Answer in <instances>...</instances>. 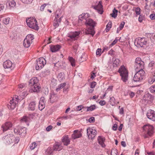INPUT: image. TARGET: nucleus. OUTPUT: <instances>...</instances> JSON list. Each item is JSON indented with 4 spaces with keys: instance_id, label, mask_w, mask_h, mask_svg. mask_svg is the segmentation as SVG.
Returning <instances> with one entry per match:
<instances>
[{
    "instance_id": "nucleus-1",
    "label": "nucleus",
    "mask_w": 155,
    "mask_h": 155,
    "mask_svg": "<svg viewBox=\"0 0 155 155\" xmlns=\"http://www.w3.org/2000/svg\"><path fill=\"white\" fill-rule=\"evenodd\" d=\"M38 80L36 77L31 79L29 82V85L32 91L34 92H38L41 88L39 86Z\"/></svg>"
},
{
    "instance_id": "nucleus-2",
    "label": "nucleus",
    "mask_w": 155,
    "mask_h": 155,
    "mask_svg": "<svg viewBox=\"0 0 155 155\" xmlns=\"http://www.w3.org/2000/svg\"><path fill=\"white\" fill-rule=\"evenodd\" d=\"M136 73L135 74L132 79V81L137 82L141 81L144 78L145 72L143 70H137Z\"/></svg>"
},
{
    "instance_id": "nucleus-3",
    "label": "nucleus",
    "mask_w": 155,
    "mask_h": 155,
    "mask_svg": "<svg viewBox=\"0 0 155 155\" xmlns=\"http://www.w3.org/2000/svg\"><path fill=\"white\" fill-rule=\"evenodd\" d=\"M143 128L145 131V133L147 134L144 135V138H145L148 137L147 135L151 136L154 133L153 127L152 125L149 124H146L143 126Z\"/></svg>"
},
{
    "instance_id": "nucleus-4",
    "label": "nucleus",
    "mask_w": 155,
    "mask_h": 155,
    "mask_svg": "<svg viewBox=\"0 0 155 155\" xmlns=\"http://www.w3.org/2000/svg\"><path fill=\"white\" fill-rule=\"evenodd\" d=\"M118 72L120 74L122 81L126 82L128 79V72L126 68L124 66H122L119 68Z\"/></svg>"
},
{
    "instance_id": "nucleus-5",
    "label": "nucleus",
    "mask_w": 155,
    "mask_h": 155,
    "mask_svg": "<svg viewBox=\"0 0 155 155\" xmlns=\"http://www.w3.org/2000/svg\"><path fill=\"white\" fill-rule=\"evenodd\" d=\"M26 22L30 28L35 30L38 29V25L37 21L35 18H29L26 19Z\"/></svg>"
},
{
    "instance_id": "nucleus-6",
    "label": "nucleus",
    "mask_w": 155,
    "mask_h": 155,
    "mask_svg": "<svg viewBox=\"0 0 155 155\" xmlns=\"http://www.w3.org/2000/svg\"><path fill=\"white\" fill-rule=\"evenodd\" d=\"M45 59L43 57L40 58L36 61V69L37 70H41L46 64Z\"/></svg>"
},
{
    "instance_id": "nucleus-7",
    "label": "nucleus",
    "mask_w": 155,
    "mask_h": 155,
    "mask_svg": "<svg viewBox=\"0 0 155 155\" xmlns=\"http://www.w3.org/2000/svg\"><path fill=\"white\" fill-rule=\"evenodd\" d=\"M144 66V63L140 58H137L136 59L134 68L136 71L137 70H143Z\"/></svg>"
},
{
    "instance_id": "nucleus-8",
    "label": "nucleus",
    "mask_w": 155,
    "mask_h": 155,
    "mask_svg": "<svg viewBox=\"0 0 155 155\" xmlns=\"http://www.w3.org/2000/svg\"><path fill=\"white\" fill-rule=\"evenodd\" d=\"M34 39V36L32 34H28L26 37L23 41V45L25 48H28Z\"/></svg>"
},
{
    "instance_id": "nucleus-9",
    "label": "nucleus",
    "mask_w": 155,
    "mask_h": 155,
    "mask_svg": "<svg viewBox=\"0 0 155 155\" xmlns=\"http://www.w3.org/2000/svg\"><path fill=\"white\" fill-rule=\"evenodd\" d=\"M147 43L145 38H138L135 40L134 44L138 48L142 47L144 45H145Z\"/></svg>"
},
{
    "instance_id": "nucleus-10",
    "label": "nucleus",
    "mask_w": 155,
    "mask_h": 155,
    "mask_svg": "<svg viewBox=\"0 0 155 155\" xmlns=\"http://www.w3.org/2000/svg\"><path fill=\"white\" fill-rule=\"evenodd\" d=\"M4 139L6 142V144L9 145L14 143L15 136L12 134H8L4 137Z\"/></svg>"
},
{
    "instance_id": "nucleus-11",
    "label": "nucleus",
    "mask_w": 155,
    "mask_h": 155,
    "mask_svg": "<svg viewBox=\"0 0 155 155\" xmlns=\"http://www.w3.org/2000/svg\"><path fill=\"white\" fill-rule=\"evenodd\" d=\"M87 134L89 139H93L96 135L97 132L94 129L87 128Z\"/></svg>"
},
{
    "instance_id": "nucleus-12",
    "label": "nucleus",
    "mask_w": 155,
    "mask_h": 155,
    "mask_svg": "<svg viewBox=\"0 0 155 155\" xmlns=\"http://www.w3.org/2000/svg\"><path fill=\"white\" fill-rule=\"evenodd\" d=\"M80 34L79 31H75L74 32H71L68 34V37L70 38L68 39V40L72 41L76 40V38H77Z\"/></svg>"
},
{
    "instance_id": "nucleus-13",
    "label": "nucleus",
    "mask_w": 155,
    "mask_h": 155,
    "mask_svg": "<svg viewBox=\"0 0 155 155\" xmlns=\"http://www.w3.org/2000/svg\"><path fill=\"white\" fill-rule=\"evenodd\" d=\"M147 117L150 120L155 121V111L152 110H149L147 114Z\"/></svg>"
},
{
    "instance_id": "nucleus-14",
    "label": "nucleus",
    "mask_w": 155,
    "mask_h": 155,
    "mask_svg": "<svg viewBox=\"0 0 155 155\" xmlns=\"http://www.w3.org/2000/svg\"><path fill=\"white\" fill-rule=\"evenodd\" d=\"M18 103V101L15 100V99H12L11 100L9 104L8 105V108L10 110L14 109L16 107L17 104Z\"/></svg>"
},
{
    "instance_id": "nucleus-15",
    "label": "nucleus",
    "mask_w": 155,
    "mask_h": 155,
    "mask_svg": "<svg viewBox=\"0 0 155 155\" xmlns=\"http://www.w3.org/2000/svg\"><path fill=\"white\" fill-rule=\"evenodd\" d=\"M85 24L86 26L89 25L92 28H94V26L96 24V23L91 18H88L86 20V21L85 22Z\"/></svg>"
},
{
    "instance_id": "nucleus-16",
    "label": "nucleus",
    "mask_w": 155,
    "mask_h": 155,
    "mask_svg": "<svg viewBox=\"0 0 155 155\" xmlns=\"http://www.w3.org/2000/svg\"><path fill=\"white\" fill-rule=\"evenodd\" d=\"M3 66L5 68H12L13 69L14 67V65L9 60H7L5 61L3 63Z\"/></svg>"
},
{
    "instance_id": "nucleus-17",
    "label": "nucleus",
    "mask_w": 155,
    "mask_h": 155,
    "mask_svg": "<svg viewBox=\"0 0 155 155\" xmlns=\"http://www.w3.org/2000/svg\"><path fill=\"white\" fill-rule=\"evenodd\" d=\"M12 126V124L10 122H7L2 126L3 132H5Z\"/></svg>"
},
{
    "instance_id": "nucleus-18",
    "label": "nucleus",
    "mask_w": 155,
    "mask_h": 155,
    "mask_svg": "<svg viewBox=\"0 0 155 155\" xmlns=\"http://www.w3.org/2000/svg\"><path fill=\"white\" fill-rule=\"evenodd\" d=\"M45 98L43 97H42L40 98L38 105V108L40 110H42L45 107Z\"/></svg>"
},
{
    "instance_id": "nucleus-19",
    "label": "nucleus",
    "mask_w": 155,
    "mask_h": 155,
    "mask_svg": "<svg viewBox=\"0 0 155 155\" xmlns=\"http://www.w3.org/2000/svg\"><path fill=\"white\" fill-rule=\"evenodd\" d=\"M81 133L78 132V130H76L74 131V133L72 135L71 137L72 139L74 140L81 137Z\"/></svg>"
},
{
    "instance_id": "nucleus-20",
    "label": "nucleus",
    "mask_w": 155,
    "mask_h": 155,
    "mask_svg": "<svg viewBox=\"0 0 155 155\" xmlns=\"http://www.w3.org/2000/svg\"><path fill=\"white\" fill-rule=\"evenodd\" d=\"M61 48L60 45H52L50 46V50L52 52H55L58 51Z\"/></svg>"
},
{
    "instance_id": "nucleus-21",
    "label": "nucleus",
    "mask_w": 155,
    "mask_h": 155,
    "mask_svg": "<svg viewBox=\"0 0 155 155\" xmlns=\"http://www.w3.org/2000/svg\"><path fill=\"white\" fill-rule=\"evenodd\" d=\"M85 33L86 34H90L92 36H93L95 34V32L94 30V28H89L85 30Z\"/></svg>"
},
{
    "instance_id": "nucleus-22",
    "label": "nucleus",
    "mask_w": 155,
    "mask_h": 155,
    "mask_svg": "<svg viewBox=\"0 0 155 155\" xmlns=\"http://www.w3.org/2000/svg\"><path fill=\"white\" fill-rule=\"evenodd\" d=\"M62 142L64 145L67 146L69 144L70 140L68 138V136H66L64 137L62 139Z\"/></svg>"
},
{
    "instance_id": "nucleus-23",
    "label": "nucleus",
    "mask_w": 155,
    "mask_h": 155,
    "mask_svg": "<svg viewBox=\"0 0 155 155\" xmlns=\"http://www.w3.org/2000/svg\"><path fill=\"white\" fill-rule=\"evenodd\" d=\"M54 151H60L63 148V147L60 144L56 143L53 148Z\"/></svg>"
},
{
    "instance_id": "nucleus-24",
    "label": "nucleus",
    "mask_w": 155,
    "mask_h": 155,
    "mask_svg": "<svg viewBox=\"0 0 155 155\" xmlns=\"http://www.w3.org/2000/svg\"><path fill=\"white\" fill-rule=\"evenodd\" d=\"M153 99L152 95L149 93L145 94L143 96V100L145 101H150Z\"/></svg>"
},
{
    "instance_id": "nucleus-25",
    "label": "nucleus",
    "mask_w": 155,
    "mask_h": 155,
    "mask_svg": "<svg viewBox=\"0 0 155 155\" xmlns=\"http://www.w3.org/2000/svg\"><path fill=\"white\" fill-rule=\"evenodd\" d=\"M97 140L100 144L102 147H104L105 145L104 144V142L105 140V138L100 136L98 137Z\"/></svg>"
},
{
    "instance_id": "nucleus-26",
    "label": "nucleus",
    "mask_w": 155,
    "mask_h": 155,
    "mask_svg": "<svg viewBox=\"0 0 155 155\" xmlns=\"http://www.w3.org/2000/svg\"><path fill=\"white\" fill-rule=\"evenodd\" d=\"M16 3L13 0H8L6 2L7 6L11 7H13L16 5Z\"/></svg>"
},
{
    "instance_id": "nucleus-27",
    "label": "nucleus",
    "mask_w": 155,
    "mask_h": 155,
    "mask_svg": "<svg viewBox=\"0 0 155 155\" xmlns=\"http://www.w3.org/2000/svg\"><path fill=\"white\" fill-rule=\"evenodd\" d=\"M26 128L25 127L21 128L19 129V134L23 137L25 136L26 133Z\"/></svg>"
},
{
    "instance_id": "nucleus-28",
    "label": "nucleus",
    "mask_w": 155,
    "mask_h": 155,
    "mask_svg": "<svg viewBox=\"0 0 155 155\" xmlns=\"http://www.w3.org/2000/svg\"><path fill=\"white\" fill-rule=\"evenodd\" d=\"M102 5L101 3L100 2L98 4L95 6H92V7L95 9L97 10L99 12H100L102 9Z\"/></svg>"
},
{
    "instance_id": "nucleus-29",
    "label": "nucleus",
    "mask_w": 155,
    "mask_h": 155,
    "mask_svg": "<svg viewBox=\"0 0 155 155\" xmlns=\"http://www.w3.org/2000/svg\"><path fill=\"white\" fill-rule=\"evenodd\" d=\"M50 102L51 103H53L57 100L56 95L54 93H51L50 94Z\"/></svg>"
},
{
    "instance_id": "nucleus-30",
    "label": "nucleus",
    "mask_w": 155,
    "mask_h": 155,
    "mask_svg": "<svg viewBox=\"0 0 155 155\" xmlns=\"http://www.w3.org/2000/svg\"><path fill=\"white\" fill-rule=\"evenodd\" d=\"M54 150L53 148L48 147L46 151V155H53Z\"/></svg>"
},
{
    "instance_id": "nucleus-31",
    "label": "nucleus",
    "mask_w": 155,
    "mask_h": 155,
    "mask_svg": "<svg viewBox=\"0 0 155 155\" xmlns=\"http://www.w3.org/2000/svg\"><path fill=\"white\" fill-rule=\"evenodd\" d=\"M35 102H31L29 105V110H35Z\"/></svg>"
},
{
    "instance_id": "nucleus-32",
    "label": "nucleus",
    "mask_w": 155,
    "mask_h": 155,
    "mask_svg": "<svg viewBox=\"0 0 155 155\" xmlns=\"http://www.w3.org/2000/svg\"><path fill=\"white\" fill-rule=\"evenodd\" d=\"M68 60L71 63V65L73 67H74L75 65V60L72 57H69Z\"/></svg>"
},
{
    "instance_id": "nucleus-33",
    "label": "nucleus",
    "mask_w": 155,
    "mask_h": 155,
    "mask_svg": "<svg viewBox=\"0 0 155 155\" xmlns=\"http://www.w3.org/2000/svg\"><path fill=\"white\" fill-rule=\"evenodd\" d=\"M117 10L114 8L113 10V13L110 14L112 17L115 18L117 15Z\"/></svg>"
},
{
    "instance_id": "nucleus-34",
    "label": "nucleus",
    "mask_w": 155,
    "mask_h": 155,
    "mask_svg": "<svg viewBox=\"0 0 155 155\" xmlns=\"http://www.w3.org/2000/svg\"><path fill=\"white\" fill-rule=\"evenodd\" d=\"M58 78L59 81H62L64 78V74L63 73L61 72L58 75Z\"/></svg>"
},
{
    "instance_id": "nucleus-35",
    "label": "nucleus",
    "mask_w": 155,
    "mask_h": 155,
    "mask_svg": "<svg viewBox=\"0 0 155 155\" xmlns=\"http://www.w3.org/2000/svg\"><path fill=\"white\" fill-rule=\"evenodd\" d=\"M66 85V83H63L61 84H59L58 86V87L56 88V90L57 91H60L61 88H63Z\"/></svg>"
},
{
    "instance_id": "nucleus-36",
    "label": "nucleus",
    "mask_w": 155,
    "mask_h": 155,
    "mask_svg": "<svg viewBox=\"0 0 155 155\" xmlns=\"http://www.w3.org/2000/svg\"><path fill=\"white\" fill-rule=\"evenodd\" d=\"M87 111H91L94 110L96 108V106L94 105H91L90 107H87Z\"/></svg>"
},
{
    "instance_id": "nucleus-37",
    "label": "nucleus",
    "mask_w": 155,
    "mask_h": 155,
    "mask_svg": "<svg viewBox=\"0 0 155 155\" xmlns=\"http://www.w3.org/2000/svg\"><path fill=\"white\" fill-rule=\"evenodd\" d=\"M120 62V60L119 59H115L113 62L114 67H117L119 65Z\"/></svg>"
},
{
    "instance_id": "nucleus-38",
    "label": "nucleus",
    "mask_w": 155,
    "mask_h": 155,
    "mask_svg": "<svg viewBox=\"0 0 155 155\" xmlns=\"http://www.w3.org/2000/svg\"><path fill=\"white\" fill-rule=\"evenodd\" d=\"M110 104L112 106H114L116 103V101L113 97H110Z\"/></svg>"
},
{
    "instance_id": "nucleus-39",
    "label": "nucleus",
    "mask_w": 155,
    "mask_h": 155,
    "mask_svg": "<svg viewBox=\"0 0 155 155\" xmlns=\"http://www.w3.org/2000/svg\"><path fill=\"white\" fill-rule=\"evenodd\" d=\"M86 14H87V15H88V14L87 13H86V14H83L81 15H80L79 16L78 21H82L83 20V19H85V18H86V16H85V15Z\"/></svg>"
},
{
    "instance_id": "nucleus-40",
    "label": "nucleus",
    "mask_w": 155,
    "mask_h": 155,
    "mask_svg": "<svg viewBox=\"0 0 155 155\" xmlns=\"http://www.w3.org/2000/svg\"><path fill=\"white\" fill-rule=\"evenodd\" d=\"M59 23L58 21V19L56 18H54V21L53 25L55 27L54 28H56L58 27L59 25Z\"/></svg>"
},
{
    "instance_id": "nucleus-41",
    "label": "nucleus",
    "mask_w": 155,
    "mask_h": 155,
    "mask_svg": "<svg viewBox=\"0 0 155 155\" xmlns=\"http://www.w3.org/2000/svg\"><path fill=\"white\" fill-rule=\"evenodd\" d=\"M57 81L54 78H52L51 82L50 83V85L51 86L54 87L56 85Z\"/></svg>"
},
{
    "instance_id": "nucleus-42",
    "label": "nucleus",
    "mask_w": 155,
    "mask_h": 155,
    "mask_svg": "<svg viewBox=\"0 0 155 155\" xmlns=\"http://www.w3.org/2000/svg\"><path fill=\"white\" fill-rule=\"evenodd\" d=\"M111 27V22H109L106 25V31H108Z\"/></svg>"
},
{
    "instance_id": "nucleus-43",
    "label": "nucleus",
    "mask_w": 155,
    "mask_h": 155,
    "mask_svg": "<svg viewBox=\"0 0 155 155\" xmlns=\"http://www.w3.org/2000/svg\"><path fill=\"white\" fill-rule=\"evenodd\" d=\"M10 18H5L3 20V23L5 25H7L8 24Z\"/></svg>"
},
{
    "instance_id": "nucleus-44",
    "label": "nucleus",
    "mask_w": 155,
    "mask_h": 155,
    "mask_svg": "<svg viewBox=\"0 0 155 155\" xmlns=\"http://www.w3.org/2000/svg\"><path fill=\"white\" fill-rule=\"evenodd\" d=\"M117 151L116 149H112L111 152V155H117Z\"/></svg>"
},
{
    "instance_id": "nucleus-45",
    "label": "nucleus",
    "mask_w": 155,
    "mask_h": 155,
    "mask_svg": "<svg viewBox=\"0 0 155 155\" xmlns=\"http://www.w3.org/2000/svg\"><path fill=\"white\" fill-rule=\"evenodd\" d=\"M37 146V143L35 142H33L30 145V147L31 150H33Z\"/></svg>"
},
{
    "instance_id": "nucleus-46",
    "label": "nucleus",
    "mask_w": 155,
    "mask_h": 155,
    "mask_svg": "<svg viewBox=\"0 0 155 155\" xmlns=\"http://www.w3.org/2000/svg\"><path fill=\"white\" fill-rule=\"evenodd\" d=\"M135 11L137 15H139L140 14V9L139 7H137L135 8Z\"/></svg>"
},
{
    "instance_id": "nucleus-47",
    "label": "nucleus",
    "mask_w": 155,
    "mask_h": 155,
    "mask_svg": "<svg viewBox=\"0 0 155 155\" xmlns=\"http://www.w3.org/2000/svg\"><path fill=\"white\" fill-rule=\"evenodd\" d=\"M23 3L27 4H29L31 3L33 1V0H20Z\"/></svg>"
},
{
    "instance_id": "nucleus-48",
    "label": "nucleus",
    "mask_w": 155,
    "mask_h": 155,
    "mask_svg": "<svg viewBox=\"0 0 155 155\" xmlns=\"http://www.w3.org/2000/svg\"><path fill=\"white\" fill-rule=\"evenodd\" d=\"M150 91L152 93H155V85L152 86L150 88Z\"/></svg>"
},
{
    "instance_id": "nucleus-49",
    "label": "nucleus",
    "mask_w": 155,
    "mask_h": 155,
    "mask_svg": "<svg viewBox=\"0 0 155 155\" xmlns=\"http://www.w3.org/2000/svg\"><path fill=\"white\" fill-rule=\"evenodd\" d=\"M78 46V44H75L73 46V49L75 52H76L77 51Z\"/></svg>"
},
{
    "instance_id": "nucleus-50",
    "label": "nucleus",
    "mask_w": 155,
    "mask_h": 155,
    "mask_svg": "<svg viewBox=\"0 0 155 155\" xmlns=\"http://www.w3.org/2000/svg\"><path fill=\"white\" fill-rule=\"evenodd\" d=\"M101 48H98L96 52V54L100 56L101 54Z\"/></svg>"
},
{
    "instance_id": "nucleus-51",
    "label": "nucleus",
    "mask_w": 155,
    "mask_h": 155,
    "mask_svg": "<svg viewBox=\"0 0 155 155\" xmlns=\"http://www.w3.org/2000/svg\"><path fill=\"white\" fill-rule=\"evenodd\" d=\"M14 143H17L19 141V139L18 137H15V139H14Z\"/></svg>"
},
{
    "instance_id": "nucleus-52",
    "label": "nucleus",
    "mask_w": 155,
    "mask_h": 155,
    "mask_svg": "<svg viewBox=\"0 0 155 155\" xmlns=\"http://www.w3.org/2000/svg\"><path fill=\"white\" fill-rule=\"evenodd\" d=\"M96 83L95 81L92 82L91 84V86L90 87L91 88H94L95 87V85H96Z\"/></svg>"
},
{
    "instance_id": "nucleus-53",
    "label": "nucleus",
    "mask_w": 155,
    "mask_h": 155,
    "mask_svg": "<svg viewBox=\"0 0 155 155\" xmlns=\"http://www.w3.org/2000/svg\"><path fill=\"white\" fill-rule=\"evenodd\" d=\"M88 121L90 123L94 122L95 121L94 117H91L89 119Z\"/></svg>"
},
{
    "instance_id": "nucleus-54",
    "label": "nucleus",
    "mask_w": 155,
    "mask_h": 155,
    "mask_svg": "<svg viewBox=\"0 0 155 155\" xmlns=\"http://www.w3.org/2000/svg\"><path fill=\"white\" fill-rule=\"evenodd\" d=\"M117 39H115L114 41L110 45V47H111L112 46H113L115 44H116L117 43Z\"/></svg>"
},
{
    "instance_id": "nucleus-55",
    "label": "nucleus",
    "mask_w": 155,
    "mask_h": 155,
    "mask_svg": "<svg viewBox=\"0 0 155 155\" xmlns=\"http://www.w3.org/2000/svg\"><path fill=\"white\" fill-rule=\"evenodd\" d=\"M27 117L26 116H24L23 118L21 119V120L22 121L26 122L27 121Z\"/></svg>"
},
{
    "instance_id": "nucleus-56",
    "label": "nucleus",
    "mask_w": 155,
    "mask_h": 155,
    "mask_svg": "<svg viewBox=\"0 0 155 155\" xmlns=\"http://www.w3.org/2000/svg\"><path fill=\"white\" fill-rule=\"evenodd\" d=\"M125 22L124 21L122 22L120 24L119 28L120 29H122L125 24Z\"/></svg>"
},
{
    "instance_id": "nucleus-57",
    "label": "nucleus",
    "mask_w": 155,
    "mask_h": 155,
    "mask_svg": "<svg viewBox=\"0 0 155 155\" xmlns=\"http://www.w3.org/2000/svg\"><path fill=\"white\" fill-rule=\"evenodd\" d=\"M52 127H53L51 125L48 126L47 127L46 130L47 131H49L52 129Z\"/></svg>"
},
{
    "instance_id": "nucleus-58",
    "label": "nucleus",
    "mask_w": 155,
    "mask_h": 155,
    "mask_svg": "<svg viewBox=\"0 0 155 155\" xmlns=\"http://www.w3.org/2000/svg\"><path fill=\"white\" fill-rule=\"evenodd\" d=\"M84 108V107H82V105H80L78 106L76 108V109L77 111H80L81 110L82 108L83 109Z\"/></svg>"
},
{
    "instance_id": "nucleus-59",
    "label": "nucleus",
    "mask_w": 155,
    "mask_h": 155,
    "mask_svg": "<svg viewBox=\"0 0 155 155\" xmlns=\"http://www.w3.org/2000/svg\"><path fill=\"white\" fill-rule=\"evenodd\" d=\"M99 104L101 106L104 105L106 104L105 101L104 100H101L99 102Z\"/></svg>"
},
{
    "instance_id": "nucleus-60",
    "label": "nucleus",
    "mask_w": 155,
    "mask_h": 155,
    "mask_svg": "<svg viewBox=\"0 0 155 155\" xmlns=\"http://www.w3.org/2000/svg\"><path fill=\"white\" fill-rule=\"evenodd\" d=\"M47 4H44L42 5L40 7V10L41 11H43L45 7Z\"/></svg>"
},
{
    "instance_id": "nucleus-61",
    "label": "nucleus",
    "mask_w": 155,
    "mask_h": 155,
    "mask_svg": "<svg viewBox=\"0 0 155 155\" xmlns=\"http://www.w3.org/2000/svg\"><path fill=\"white\" fill-rule=\"evenodd\" d=\"M154 62L152 61L150 62L149 64V67H151L154 66Z\"/></svg>"
},
{
    "instance_id": "nucleus-62",
    "label": "nucleus",
    "mask_w": 155,
    "mask_h": 155,
    "mask_svg": "<svg viewBox=\"0 0 155 155\" xmlns=\"http://www.w3.org/2000/svg\"><path fill=\"white\" fill-rule=\"evenodd\" d=\"M150 17L151 19L153 20L155 19V14H152L150 16Z\"/></svg>"
},
{
    "instance_id": "nucleus-63",
    "label": "nucleus",
    "mask_w": 155,
    "mask_h": 155,
    "mask_svg": "<svg viewBox=\"0 0 155 155\" xmlns=\"http://www.w3.org/2000/svg\"><path fill=\"white\" fill-rule=\"evenodd\" d=\"M113 129L114 130H116L117 129V125L116 124H114L113 127Z\"/></svg>"
},
{
    "instance_id": "nucleus-64",
    "label": "nucleus",
    "mask_w": 155,
    "mask_h": 155,
    "mask_svg": "<svg viewBox=\"0 0 155 155\" xmlns=\"http://www.w3.org/2000/svg\"><path fill=\"white\" fill-rule=\"evenodd\" d=\"M143 20V17L142 15H140L139 18L138 20L140 22H142Z\"/></svg>"
}]
</instances>
